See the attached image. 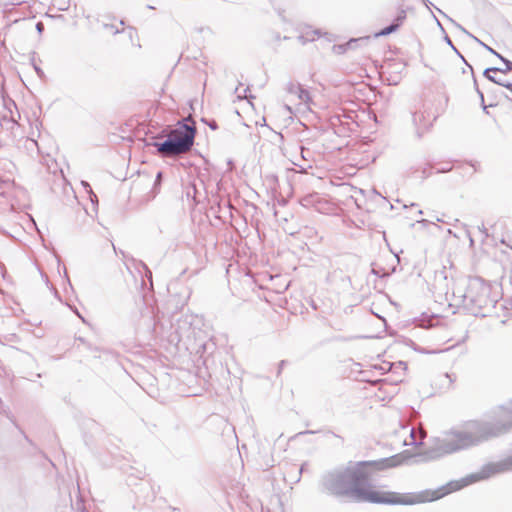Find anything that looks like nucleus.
Returning <instances> with one entry per match:
<instances>
[{"label":"nucleus","instance_id":"34","mask_svg":"<svg viewBox=\"0 0 512 512\" xmlns=\"http://www.w3.org/2000/svg\"><path fill=\"white\" fill-rule=\"evenodd\" d=\"M314 433H316V431L306 430V431L300 432V433H299V435H304V434H314Z\"/></svg>","mask_w":512,"mask_h":512},{"label":"nucleus","instance_id":"35","mask_svg":"<svg viewBox=\"0 0 512 512\" xmlns=\"http://www.w3.org/2000/svg\"><path fill=\"white\" fill-rule=\"evenodd\" d=\"M355 337H349V338H345V337H338L336 338L337 340H340V341H347V340H351V339H354Z\"/></svg>","mask_w":512,"mask_h":512},{"label":"nucleus","instance_id":"23","mask_svg":"<svg viewBox=\"0 0 512 512\" xmlns=\"http://www.w3.org/2000/svg\"><path fill=\"white\" fill-rule=\"evenodd\" d=\"M412 117H413L414 124L417 125L418 122L422 121V119L424 118V115L422 113H414Z\"/></svg>","mask_w":512,"mask_h":512},{"label":"nucleus","instance_id":"27","mask_svg":"<svg viewBox=\"0 0 512 512\" xmlns=\"http://www.w3.org/2000/svg\"><path fill=\"white\" fill-rule=\"evenodd\" d=\"M76 511L77 512H87L81 501L76 502Z\"/></svg>","mask_w":512,"mask_h":512},{"label":"nucleus","instance_id":"5","mask_svg":"<svg viewBox=\"0 0 512 512\" xmlns=\"http://www.w3.org/2000/svg\"><path fill=\"white\" fill-rule=\"evenodd\" d=\"M190 324L191 323L188 321L187 318L181 319L177 322L175 326V338L177 339L178 342L184 340L185 338L188 339L191 337Z\"/></svg>","mask_w":512,"mask_h":512},{"label":"nucleus","instance_id":"10","mask_svg":"<svg viewBox=\"0 0 512 512\" xmlns=\"http://www.w3.org/2000/svg\"><path fill=\"white\" fill-rule=\"evenodd\" d=\"M301 88H302V86L299 83H294V82L290 81L286 84L285 90L289 94L298 95Z\"/></svg>","mask_w":512,"mask_h":512},{"label":"nucleus","instance_id":"8","mask_svg":"<svg viewBox=\"0 0 512 512\" xmlns=\"http://www.w3.org/2000/svg\"><path fill=\"white\" fill-rule=\"evenodd\" d=\"M366 40H367V38L351 39L346 44L337 46V49L339 50V52H344L347 49L354 48L359 41H366ZM334 48H336V46Z\"/></svg>","mask_w":512,"mask_h":512},{"label":"nucleus","instance_id":"16","mask_svg":"<svg viewBox=\"0 0 512 512\" xmlns=\"http://www.w3.org/2000/svg\"><path fill=\"white\" fill-rule=\"evenodd\" d=\"M240 86L241 84L235 88V94L237 95V97L239 99H242V98H248V95H247V92L249 91V88H245L243 89V94L240 92Z\"/></svg>","mask_w":512,"mask_h":512},{"label":"nucleus","instance_id":"39","mask_svg":"<svg viewBox=\"0 0 512 512\" xmlns=\"http://www.w3.org/2000/svg\"><path fill=\"white\" fill-rule=\"evenodd\" d=\"M83 185L86 186V187H90L89 184L84 183V182H83ZM89 189L91 190V188H89Z\"/></svg>","mask_w":512,"mask_h":512},{"label":"nucleus","instance_id":"21","mask_svg":"<svg viewBox=\"0 0 512 512\" xmlns=\"http://www.w3.org/2000/svg\"><path fill=\"white\" fill-rule=\"evenodd\" d=\"M397 368L405 370L406 369V363L402 362V361H399L397 363L391 364L389 369H397Z\"/></svg>","mask_w":512,"mask_h":512},{"label":"nucleus","instance_id":"37","mask_svg":"<svg viewBox=\"0 0 512 512\" xmlns=\"http://www.w3.org/2000/svg\"><path fill=\"white\" fill-rule=\"evenodd\" d=\"M328 433H331V434H332L333 436H335V437L341 438L339 435H336V433H333V432H331V431H328Z\"/></svg>","mask_w":512,"mask_h":512},{"label":"nucleus","instance_id":"38","mask_svg":"<svg viewBox=\"0 0 512 512\" xmlns=\"http://www.w3.org/2000/svg\"><path fill=\"white\" fill-rule=\"evenodd\" d=\"M119 24H120L121 26H124V25H125L124 20H120Z\"/></svg>","mask_w":512,"mask_h":512},{"label":"nucleus","instance_id":"6","mask_svg":"<svg viewBox=\"0 0 512 512\" xmlns=\"http://www.w3.org/2000/svg\"><path fill=\"white\" fill-rule=\"evenodd\" d=\"M322 203H323V198L318 193H310V194L303 196L300 199V204L303 207H306V208L313 207L316 210L321 209L320 206Z\"/></svg>","mask_w":512,"mask_h":512},{"label":"nucleus","instance_id":"11","mask_svg":"<svg viewBox=\"0 0 512 512\" xmlns=\"http://www.w3.org/2000/svg\"><path fill=\"white\" fill-rule=\"evenodd\" d=\"M498 58L503 62V64L505 65V68H502V73H507V72H510L512 71V61L508 60L507 58H505L504 56H502L501 54L498 55Z\"/></svg>","mask_w":512,"mask_h":512},{"label":"nucleus","instance_id":"13","mask_svg":"<svg viewBox=\"0 0 512 512\" xmlns=\"http://www.w3.org/2000/svg\"><path fill=\"white\" fill-rule=\"evenodd\" d=\"M122 33L125 32L130 39V41L133 43V38L137 35V30L133 26H128L127 28L121 29Z\"/></svg>","mask_w":512,"mask_h":512},{"label":"nucleus","instance_id":"7","mask_svg":"<svg viewBox=\"0 0 512 512\" xmlns=\"http://www.w3.org/2000/svg\"><path fill=\"white\" fill-rule=\"evenodd\" d=\"M441 14H443L455 27H457L460 31L468 35L469 37L473 38L479 45L483 46L487 51L498 57L499 53L495 51L493 48L482 42L480 39L469 33L463 26L458 24L456 21H454L452 18L448 17L444 12L439 10Z\"/></svg>","mask_w":512,"mask_h":512},{"label":"nucleus","instance_id":"25","mask_svg":"<svg viewBox=\"0 0 512 512\" xmlns=\"http://www.w3.org/2000/svg\"><path fill=\"white\" fill-rule=\"evenodd\" d=\"M287 364V361L286 360H281L278 364V370H277V377H279L282 373V370L283 368L285 367V365Z\"/></svg>","mask_w":512,"mask_h":512},{"label":"nucleus","instance_id":"33","mask_svg":"<svg viewBox=\"0 0 512 512\" xmlns=\"http://www.w3.org/2000/svg\"><path fill=\"white\" fill-rule=\"evenodd\" d=\"M34 68H35L36 73L39 76H42L44 74L43 70L41 68H39L38 66H34Z\"/></svg>","mask_w":512,"mask_h":512},{"label":"nucleus","instance_id":"26","mask_svg":"<svg viewBox=\"0 0 512 512\" xmlns=\"http://www.w3.org/2000/svg\"><path fill=\"white\" fill-rule=\"evenodd\" d=\"M312 33H313V37H312V38H308V37H305L304 35H301V36L299 37V39H300V40H303V42H304L305 40H311V41H313V40L315 39V36H319V31H318V30H314V31H312Z\"/></svg>","mask_w":512,"mask_h":512},{"label":"nucleus","instance_id":"1","mask_svg":"<svg viewBox=\"0 0 512 512\" xmlns=\"http://www.w3.org/2000/svg\"><path fill=\"white\" fill-rule=\"evenodd\" d=\"M373 464L374 462L361 461L331 469L321 476L319 489L327 495L355 502L413 505L438 500L472 483L486 480L498 473L512 471V454L499 462L485 464L478 472L460 481H451L436 490H424L417 494L372 490L369 468Z\"/></svg>","mask_w":512,"mask_h":512},{"label":"nucleus","instance_id":"31","mask_svg":"<svg viewBox=\"0 0 512 512\" xmlns=\"http://www.w3.org/2000/svg\"><path fill=\"white\" fill-rule=\"evenodd\" d=\"M76 340H77V341H79V342H81L82 344L87 345V348H88V349H90V350H92V346H91L90 344H87L84 338H82V337H78Z\"/></svg>","mask_w":512,"mask_h":512},{"label":"nucleus","instance_id":"4","mask_svg":"<svg viewBox=\"0 0 512 512\" xmlns=\"http://www.w3.org/2000/svg\"><path fill=\"white\" fill-rule=\"evenodd\" d=\"M405 19H406V13H405V11L402 10L401 12H399L397 14V16L395 17V19L392 21V23L390 25H388L387 27L376 32L374 34V37L379 38V37L387 36L389 34L396 32L400 28V26L403 24Z\"/></svg>","mask_w":512,"mask_h":512},{"label":"nucleus","instance_id":"19","mask_svg":"<svg viewBox=\"0 0 512 512\" xmlns=\"http://www.w3.org/2000/svg\"><path fill=\"white\" fill-rule=\"evenodd\" d=\"M502 87L508 89L510 92H511V96L509 95H505V97L508 99V100H511L512 101V83L509 82V81H504L503 84H502Z\"/></svg>","mask_w":512,"mask_h":512},{"label":"nucleus","instance_id":"30","mask_svg":"<svg viewBox=\"0 0 512 512\" xmlns=\"http://www.w3.org/2000/svg\"><path fill=\"white\" fill-rule=\"evenodd\" d=\"M300 149H301V156H302V158L306 160V159H307V157H306V153H309V150H308V149H305V148H304V147H302V146L300 147Z\"/></svg>","mask_w":512,"mask_h":512},{"label":"nucleus","instance_id":"12","mask_svg":"<svg viewBox=\"0 0 512 512\" xmlns=\"http://www.w3.org/2000/svg\"><path fill=\"white\" fill-rule=\"evenodd\" d=\"M474 86H475V90L477 92V94L479 95L480 97V100H481V105H482V108H483V111L486 113V114H489L488 112V107L485 105L484 103V95H483V92L478 88V85H477V81L476 79L474 78Z\"/></svg>","mask_w":512,"mask_h":512},{"label":"nucleus","instance_id":"22","mask_svg":"<svg viewBox=\"0 0 512 512\" xmlns=\"http://www.w3.org/2000/svg\"><path fill=\"white\" fill-rule=\"evenodd\" d=\"M161 180H162V172L159 171L157 173L156 179L154 181V187H153L154 190H156L158 188V186H160Z\"/></svg>","mask_w":512,"mask_h":512},{"label":"nucleus","instance_id":"2","mask_svg":"<svg viewBox=\"0 0 512 512\" xmlns=\"http://www.w3.org/2000/svg\"><path fill=\"white\" fill-rule=\"evenodd\" d=\"M189 119L179 121L174 129H164L155 138L166 137L162 142H152L158 153L164 157L177 156L189 152L193 145L196 135L194 124L187 123Z\"/></svg>","mask_w":512,"mask_h":512},{"label":"nucleus","instance_id":"9","mask_svg":"<svg viewBox=\"0 0 512 512\" xmlns=\"http://www.w3.org/2000/svg\"><path fill=\"white\" fill-rule=\"evenodd\" d=\"M298 99L301 101V103H304L309 107V104L311 103V96L308 90L304 89L303 87L299 91L297 95Z\"/></svg>","mask_w":512,"mask_h":512},{"label":"nucleus","instance_id":"24","mask_svg":"<svg viewBox=\"0 0 512 512\" xmlns=\"http://www.w3.org/2000/svg\"><path fill=\"white\" fill-rule=\"evenodd\" d=\"M451 169H452V166L449 164H446L445 166L438 168L437 173H446V172L451 171Z\"/></svg>","mask_w":512,"mask_h":512},{"label":"nucleus","instance_id":"15","mask_svg":"<svg viewBox=\"0 0 512 512\" xmlns=\"http://www.w3.org/2000/svg\"><path fill=\"white\" fill-rule=\"evenodd\" d=\"M103 27L107 30H110L114 35L122 33L121 29L117 28L114 24L104 23Z\"/></svg>","mask_w":512,"mask_h":512},{"label":"nucleus","instance_id":"40","mask_svg":"<svg viewBox=\"0 0 512 512\" xmlns=\"http://www.w3.org/2000/svg\"><path fill=\"white\" fill-rule=\"evenodd\" d=\"M445 376H446L447 378H449V379H450V381H452L451 376H450L449 374H446Z\"/></svg>","mask_w":512,"mask_h":512},{"label":"nucleus","instance_id":"18","mask_svg":"<svg viewBox=\"0 0 512 512\" xmlns=\"http://www.w3.org/2000/svg\"><path fill=\"white\" fill-rule=\"evenodd\" d=\"M485 78H486V79H488L489 81H491V82H493V83H495V84L499 85V86H502L503 82L505 81V80H502V79H500V78H496V77H495L494 75H492L491 73H490V74H488V77H485Z\"/></svg>","mask_w":512,"mask_h":512},{"label":"nucleus","instance_id":"14","mask_svg":"<svg viewBox=\"0 0 512 512\" xmlns=\"http://www.w3.org/2000/svg\"><path fill=\"white\" fill-rule=\"evenodd\" d=\"M444 40H445V42H446V43H447V44H448V45H449V46H450V47L455 51V53H456L458 56H460V57H461V59L465 62V64H466V65H468V66L472 69V67H471V66L466 62V60L464 59V57L460 54V52L457 50V48L453 45V43H452L451 39H450L447 35H445Z\"/></svg>","mask_w":512,"mask_h":512},{"label":"nucleus","instance_id":"36","mask_svg":"<svg viewBox=\"0 0 512 512\" xmlns=\"http://www.w3.org/2000/svg\"><path fill=\"white\" fill-rule=\"evenodd\" d=\"M434 18H435V20H436V22H437L438 27H439L442 31H444V28H443L442 24L440 23V21H439L435 16H434Z\"/></svg>","mask_w":512,"mask_h":512},{"label":"nucleus","instance_id":"32","mask_svg":"<svg viewBox=\"0 0 512 512\" xmlns=\"http://www.w3.org/2000/svg\"><path fill=\"white\" fill-rule=\"evenodd\" d=\"M43 28H44V26H43V23H42V22H38V23L36 24V29H37V31H38L39 33H41V32L43 31Z\"/></svg>","mask_w":512,"mask_h":512},{"label":"nucleus","instance_id":"17","mask_svg":"<svg viewBox=\"0 0 512 512\" xmlns=\"http://www.w3.org/2000/svg\"><path fill=\"white\" fill-rule=\"evenodd\" d=\"M496 72H501L502 73V68H499V67H489V68H486L483 71V76L484 77H488V74L496 73Z\"/></svg>","mask_w":512,"mask_h":512},{"label":"nucleus","instance_id":"28","mask_svg":"<svg viewBox=\"0 0 512 512\" xmlns=\"http://www.w3.org/2000/svg\"><path fill=\"white\" fill-rule=\"evenodd\" d=\"M410 437H411V442H410V444H412V445H418V444H419V443L417 442V440H416L414 429H411V431H410Z\"/></svg>","mask_w":512,"mask_h":512},{"label":"nucleus","instance_id":"3","mask_svg":"<svg viewBox=\"0 0 512 512\" xmlns=\"http://www.w3.org/2000/svg\"><path fill=\"white\" fill-rule=\"evenodd\" d=\"M490 287L482 281L475 279L470 282L466 293L464 294V304L472 309L485 310L493 307L495 301L489 297Z\"/></svg>","mask_w":512,"mask_h":512},{"label":"nucleus","instance_id":"20","mask_svg":"<svg viewBox=\"0 0 512 512\" xmlns=\"http://www.w3.org/2000/svg\"><path fill=\"white\" fill-rule=\"evenodd\" d=\"M139 266H141L145 272H146V277L151 280L152 279V272L149 270V268L147 267V265L143 262V261H139Z\"/></svg>","mask_w":512,"mask_h":512},{"label":"nucleus","instance_id":"29","mask_svg":"<svg viewBox=\"0 0 512 512\" xmlns=\"http://www.w3.org/2000/svg\"><path fill=\"white\" fill-rule=\"evenodd\" d=\"M207 124L212 130H216L218 128V125L215 120H211L210 122H207Z\"/></svg>","mask_w":512,"mask_h":512},{"label":"nucleus","instance_id":"41","mask_svg":"<svg viewBox=\"0 0 512 512\" xmlns=\"http://www.w3.org/2000/svg\"><path fill=\"white\" fill-rule=\"evenodd\" d=\"M423 214V211L422 210H419L418 211V215H422Z\"/></svg>","mask_w":512,"mask_h":512}]
</instances>
